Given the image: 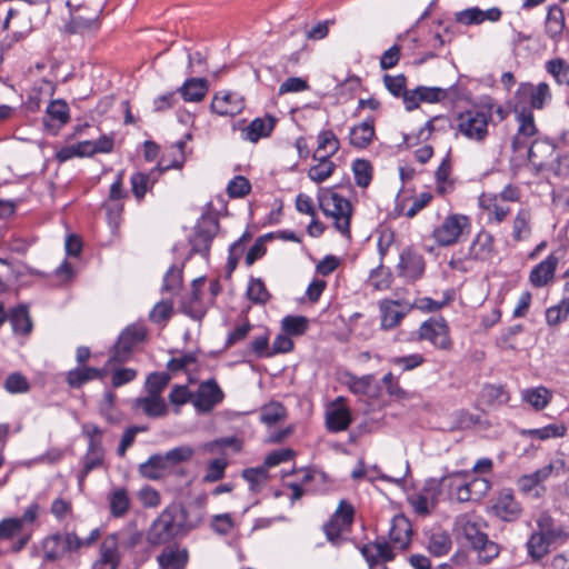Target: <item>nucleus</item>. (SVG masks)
Instances as JSON below:
<instances>
[{"instance_id":"e2e57ef3","label":"nucleus","mask_w":569,"mask_h":569,"mask_svg":"<svg viewBox=\"0 0 569 569\" xmlns=\"http://www.w3.org/2000/svg\"><path fill=\"white\" fill-rule=\"evenodd\" d=\"M369 280L376 290H387L392 282L390 271L386 270L382 264H379L370 271Z\"/></svg>"},{"instance_id":"cd10ccee","label":"nucleus","mask_w":569,"mask_h":569,"mask_svg":"<svg viewBox=\"0 0 569 569\" xmlns=\"http://www.w3.org/2000/svg\"><path fill=\"white\" fill-rule=\"evenodd\" d=\"M119 565L117 536H107L100 549V559L92 569H117Z\"/></svg>"},{"instance_id":"4d7b16f0","label":"nucleus","mask_w":569,"mask_h":569,"mask_svg":"<svg viewBox=\"0 0 569 569\" xmlns=\"http://www.w3.org/2000/svg\"><path fill=\"white\" fill-rule=\"evenodd\" d=\"M3 387L11 395L26 393L30 390L28 379L20 372L10 373L6 378Z\"/></svg>"},{"instance_id":"473e14b6","label":"nucleus","mask_w":569,"mask_h":569,"mask_svg":"<svg viewBox=\"0 0 569 569\" xmlns=\"http://www.w3.org/2000/svg\"><path fill=\"white\" fill-rule=\"evenodd\" d=\"M8 320L14 335L28 336L32 331V321L27 306L19 305L12 308L8 315Z\"/></svg>"},{"instance_id":"6ab92c4d","label":"nucleus","mask_w":569,"mask_h":569,"mask_svg":"<svg viewBox=\"0 0 569 569\" xmlns=\"http://www.w3.org/2000/svg\"><path fill=\"white\" fill-rule=\"evenodd\" d=\"M399 276L408 280L416 281L420 279L425 272V259L411 248L405 249L399 258L398 263Z\"/></svg>"},{"instance_id":"b1692460","label":"nucleus","mask_w":569,"mask_h":569,"mask_svg":"<svg viewBox=\"0 0 569 569\" xmlns=\"http://www.w3.org/2000/svg\"><path fill=\"white\" fill-rule=\"evenodd\" d=\"M376 137L375 118L368 117L361 123L350 128L349 142L359 150L367 149Z\"/></svg>"},{"instance_id":"20e7f679","label":"nucleus","mask_w":569,"mask_h":569,"mask_svg":"<svg viewBox=\"0 0 569 569\" xmlns=\"http://www.w3.org/2000/svg\"><path fill=\"white\" fill-rule=\"evenodd\" d=\"M565 466L563 460L557 459L532 473L521 476L517 482L519 490L528 498H542L546 492L542 482L553 473L558 476L560 472H565Z\"/></svg>"},{"instance_id":"39448f33","label":"nucleus","mask_w":569,"mask_h":569,"mask_svg":"<svg viewBox=\"0 0 569 569\" xmlns=\"http://www.w3.org/2000/svg\"><path fill=\"white\" fill-rule=\"evenodd\" d=\"M144 338L146 330L142 326H128L120 333L106 366L111 368L112 365H122L128 362L133 355V348L142 342Z\"/></svg>"},{"instance_id":"2f4dec72","label":"nucleus","mask_w":569,"mask_h":569,"mask_svg":"<svg viewBox=\"0 0 569 569\" xmlns=\"http://www.w3.org/2000/svg\"><path fill=\"white\" fill-rule=\"evenodd\" d=\"M209 90V84L204 78H189L178 89L182 99L187 102L201 101Z\"/></svg>"},{"instance_id":"774afa93","label":"nucleus","mask_w":569,"mask_h":569,"mask_svg":"<svg viewBox=\"0 0 569 569\" xmlns=\"http://www.w3.org/2000/svg\"><path fill=\"white\" fill-rule=\"evenodd\" d=\"M129 508V498L124 489H117L110 498V509L113 516L120 517Z\"/></svg>"},{"instance_id":"69168bd1","label":"nucleus","mask_w":569,"mask_h":569,"mask_svg":"<svg viewBox=\"0 0 569 569\" xmlns=\"http://www.w3.org/2000/svg\"><path fill=\"white\" fill-rule=\"evenodd\" d=\"M173 303L170 299H163L154 305L150 311L149 318L154 323H160L170 319Z\"/></svg>"},{"instance_id":"3c124183","label":"nucleus","mask_w":569,"mask_h":569,"mask_svg":"<svg viewBox=\"0 0 569 569\" xmlns=\"http://www.w3.org/2000/svg\"><path fill=\"white\" fill-rule=\"evenodd\" d=\"M340 148V142L337 136L331 130H322L318 134L317 152L326 151L323 156L330 158L335 156Z\"/></svg>"},{"instance_id":"bb28decb","label":"nucleus","mask_w":569,"mask_h":569,"mask_svg":"<svg viewBox=\"0 0 569 569\" xmlns=\"http://www.w3.org/2000/svg\"><path fill=\"white\" fill-rule=\"evenodd\" d=\"M493 236L480 231L470 244L468 256L472 260L487 261L495 254Z\"/></svg>"},{"instance_id":"412c9836","label":"nucleus","mask_w":569,"mask_h":569,"mask_svg":"<svg viewBox=\"0 0 569 569\" xmlns=\"http://www.w3.org/2000/svg\"><path fill=\"white\" fill-rule=\"evenodd\" d=\"M244 108L243 99L236 92L226 91L214 94L210 109L219 116L233 117Z\"/></svg>"},{"instance_id":"ddd939ff","label":"nucleus","mask_w":569,"mask_h":569,"mask_svg":"<svg viewBox=\"0 0 569 569\" xmlns=\"http://www.w3.org/2000/svg\"><path fill=\"white\" fill-rule=\"evenodd\" d=\"M325 420L326 428L331 433L345 431L350 427L352 415L343 397H337L327 406Z\"/></svg>"},{"instance_id":"9b49d317","label":"nucleus","mask_w":569,"mask_h":569,"mask_svg":"<svg viewBox=\"0 0 569 569\" xmlns=\"http://www.w3.org/2000/svg\"><path fill=\"white\" fill-rule=\"evenodd\" d=\"M470 227V221L463 214H450L437 227L432 237L439 246L448 247L456 243L462 232Z\"/></svg>"},{"instance_id":"1a4fd4ad","label":"nucleus","mask_w":569,"mask_h":569,"mask_svg":"<svg viewBox=\"0 0 569 569\" xmlns=\"http://www.w3.org/2000/svg\"><path fill=\"white\" fill-rule=\"evenodd\" d=\"M491 109L468 110L459 116V131L469 139L482 141L488 134Z\"/></svg>"},{"instance_id":"de8ad7c7","label":"nucleus","mask_w":569,"mask_h":569,"mask_svg":"<svg viewBox=\"0 0 569 569\" xmlns=\"http://www.w3.org/2000/svg\"><path fill=\"white\" fill-rule=\"evenodd\" d=\"M313 158L319 159L320 162L309 169L308 176L312 181L320 183L333 173L336 164L329 161V158H326V156L317 157V153H315Z\"/></svg>"},{"instance_id":"09e8293b","label":"nucleus","mask_w":569,"mask_h":569,"mask_svg":"<svg viewBox=\"0 0 569 569\" xmlns=\"http://www.w3.org/2000/svg\"><path fill=\"white\" fill-rule=\"evenodd\" d=\"M352 171L358 187L367 188L371 183L373 170L369 160L356 159L352 162Z\"/></svg>"},{"instance_id":"052dcab7","label":"nucleus","mask_w":569,"mask_h":569,"mask_svg":"<svg viewBox=\"0 0 569 569\" xmlns=\"http://www.w3.org/2000/svg\"><path fill=\"white\" fill-rule=\"evenodd\" d=\"M19 272L14 266L6 259L0 258V293L4 292L18 280Z\"/></svg>"},{"instance_id":"6e6d98bb","label":"nucleus","mask_w":569,"mask_h":569,"mask_svg":"<svg viewBox=\"0 0 569 569\" xmlns=\"http://www.w3.org/2000/svg\"><path fill=\"white\" fill-rule=\"evenodd\" d=\"M247 296L249 300L256 305L266 303L270 295L261 279L251 278L247 288Z\"/></svg>"},{"instance_id":"c9c22d12","label":"nucleus","mask_w":569,"mask_h":569,"mask_svg":"<svg viewBox=\"0 0 569 569\" xmlns=\"http://www.w3.org/2000/svg\"><path fill=\"white\" fill-rule=\"evenodd\" d=\"M521 399L535 410H542L551 400L550 391L545 387H532L521 391Z\"/></svg>"},{"instance_id":"79ce46f5","label":"nucleus","mask_w":569,"mask_h":569,"mask_svg":"<svg viewBox=\"0 0 569 569\" xmlns=\"http://www.w3.org/2000/svg\"><path fill=\"white\" fill-rule=\"evenodd\" d=\"M143 412L151 418L163 417L167 413V405L161 395H149L138 400Z\"/></svg>"},{"instance_id":"37998d69","label":"nucleus","mask_w":569,"mask_h":569,"mask_svg":"<svg viewBox=\"0 0 569 569\" xmlns=\"http://www.w3.org/2000/svg\"><path fill=\"white\" fill-rule=\"evenodd\" d=\"M98 28V18H83L71 14L64 24V31L69 34H83Z\"/></svg>"},{"instance_id":"ea45409f","label":"nucleus","mask_w":569,"mask_h":569,"mask_svg":"<svg viewBox=\"0 0 569 569\" xmlns=\"http://www.w3.org/2000/svg\"><path fill=\"white\" fill-rule=\"evenodd\" d=\"M92 157L90 152V140L80 141L72 146H66L56 152V159L63 163L72 158Z\"/></svg>"},{"instance_id":"aec40b11","label":"nucleus","mask_w":569,"mask_h":569,"mask_svg":"<svg viewBox=\"0 0 569 569\" xmlns=\"http://www.w3.org/2000/svg\"><path fill=\"white\" fill-rule=\"evenodd\" d=\"M330 199L333 208L331 211L323 209L325 213L330 214L335 219V226L342 234H349L351 219L350 201L337 192H332Z\"/></svg>"},{"instance_id":"4468645a","label":"nucleus","mask_w":569,"mask_h":569,"mask_svg":"<svg viewBox=\"0 0 569 569\" xmlns=\"http://www.w3.org/2000/svg\"><path fill=\"white\" fill-rule=\"evenodd\" d=\"M413 309V305L403 300L383 299L379 302L380 327L391 330Z\"/></svg>"},{"instance_id":"9d476101","label":"nucleus","mask_w":569,"mask_h":569,"mask_svg":"<svg viewBox=\"0 0 569 569\" xmlns=\"http://www.w3.org/2000/svg\"><path fill=\"white\" fill-rule=\"evenodd\" d=\"M97 536H89L84 541L78 536H46L42 539L44 557L50 560L58 559L68 550H76L83 545L94 542Z\"/></svg>"},{"instance_id":"7ed1b4c3","label":"nucleus","mask_w":569,"mask_h":569,"mask_svg":"<svg viewBox=\"0 0 569 569\" xmlns=\"http://www.w3.org/2000/svg\"><path fill=\"white\" fill-rule=\"evenodd\" d=\"M550 100L551 93L546 82H540L537 86L530 82H521L515 92L513 112L541 110Z\"/></svg>"},{"instance_id":"72a5a7b5","label":"nucleus","mask_w":569,"mask_h":569,"mask_svg":"<svg viewBox=\"0 0 569 569\" xmlns=\"http://www.w3.org/2000/svg\"><path fill=\"white\" fill-rule=\"evenodd\" d=\"M471 547L478 552L480 560L489 562L499 555L497 543L490 541L488 536H465Z\"/></svg>"},{"instance_id":"c756f323","label":"nucleus","mask_w":569,"mask_h":569,"mask_svg":"<svg viewBox=\"0 0 569 569\" xmlns=\"http://www.w3.org/2000/svg\"><path fill=\"white\" fill-rule=\"evenodd\" d=\"M157 559L161 569H184L188 551L177 546H167Z\"/></svg>"},{"instance_id":"f8f14e48","label":"nucleus","mask_w":569,"mask_h":569,"mask_svg":"<svg viewBox=\"0 0 569 569\" xmlns=\"http://www.w3.org/2000/svg\"><path fill=\"white\" fill-rule=\"evenodd\" d=\"M224 399V393L216 379L202 381L196 395L192 405L199 413H208Z\"/></svg>"},{"instance_id":"a19ab883","label":"nucleus","mask_w":569,"mask_h":569,"mask_svg":"<svg viewBox=\"0 0 569 569\" xmlns=\"http://www.w3.org/2000/svg\"><path fill=\"white\" fill-rule=\"evenodd\" d=\"M104 450L102 442L91 441L88 443L87 452L82 457V466L87 468V471H92L100 468L103 465Z\"/></svg>"},{"instance_id":"f257e3e1","label":"nucleus","mask_w":569,"mask_h":569,"mask_svg":"<svg viewBox=\"0 0 569 569\" xmlns=\"http://www.w3.org/2000/svg\"><path fill=\"white\" fill-rule=\"evenodd\" d=\"M201 521L197 512L179 505H170L153 521V533H186L198 528Z\"/></svg>"},{"instance_id":"f3484780","label":"nucleus","mask_w":569,"mask_h":569,"mask_svg":"<svg viewBox=\"0 0 569 569\" xmlns=\"http://www.w3.org/2000/svg\"><path fill=\"white\" fill-rule=\"evenodd\" d=\"M355 519V508L347 500H340L338 508L330 517V519L323 523L325 533H342L350 531Z\"/></svg>"},{"instance_id":"13d9d810","label":"nucleus","mask_w":569,"mask_h":569,"mask_svg":"<svg viewBox=\"0 0 569 569\" xmlns=\"http://www.w3.org/2000/svg\"><path fill=\"white\" fill-rule=\"evenodd\" d=\"M170 381V375L167 372H151L146 379V390L149 395H161Z\"/></svg>"},{"instance_id":"680f3d73","label":"nucleus","mask_w":569,"mask_h":569,"mask_svg":"<svg viewBox=\"0 0 569 569\" xmlns=\"http://www.w3.org/2000/svg\"><path fill=\"white\" fill-rule=\"evenodd\" d=\"M389 361L392 366L400 368L401 371H410L425 363L426 359L421 353H411L402 357H392Z\"/></svg>"},{"instance_id":"0eeeda50","label":"nucleus","mask_w":569,"mask_h":569,"mask_svg":"<svg viewBox=\"0 0 569 569\" xmlns=\"http://www.w3.org/2000/svg\"><path fill=\"white\" fill-rule=\"evenodd\" d=\"M220 224L216 217L203 214L194 227V232L189 242L191 244L190 254H200L204 259L210 256V249L214 237L219 231Z\"/></svg>"},{"instance_id":"7c9ffc66","label":"nucleus","mask_w":569,"mask_h":569,"mask_svg":"<svg viewBox=\"0 0 569 569\" xmlns=\"http://www.w3.org/2000/svg\"><path fill=\"white\" fill-rule=\"evenodd\" d=\"M516 119L519 123L518 133L512 140V150L518 151L525 147V142L521 137L530 138L536 136L537 127L531 111L527 112H515Z\"/></svg>"},{"instance_id":"338daca9","label":"nucleus","mask_w":569,"mask_h":569,"mask_svg":"<svg viewBox=\"0 0 569 569\" xmlns=\"http://www.w3.org/2000/svg\"><path fill=\"white\" fill-rule=\"evenodd\" d=\"M251 190L249 180L243 176H236L227 186V192L230 198H242Z\"/></svg>"},{"instance_id":"603ef678","label":"nucleus","mask_w":569,"mask_h":569,"mask_svg":"<svg viewBox=\"0 0 569 569\" xmlns=\"http://www.w3.org/2000/svg\"><path fill=\"white\" fill-rule=\"evenodd\" d=\"M546 70L557 83L569 86V66L563 59L556 58L547 61Z\"/></svg>"},{"instance_id":"5701e85b","label":"nucleus","mask_w":569,"mask_h":569,"mask_svg":"<svg viewBox=\"0 0 569 569\" xmlns=\"http://www.w3.org/2000/svg\"><path fill=\"white\" fill-rule=\"evenodd\" d=\"M109 367H104L102 369L88 367V366H78L66 373V382L72 389H79L89 381L100 380L102 379Z\"/></svg>"},{"instance_id":"dca6fc26","label":"nucleus","mask_w":569,"mask_h":569,"mask_svg":"<svg viewBox=\"0 0 569 569\" xmlns=\"http://www.w3.org/2000/svg\"><path fill=\"white\" fill-rule=\"evenodd\" d=\"M491 510L496 517L503 521H515L521 515V506L515 499L512 489L503 488L498 492Z\"/></svg>"},{"instance_id":"a18cd8bd","label":"nucleus","mask_w":569,"mask_h":569,"mask_svg":"<svg viewBox=\"0 0 569 569\" xmlns=\"http://www.w3.org/2000/svg\"><path fill=\"white\" fill-rule=\"evenodd\" d=\"M242 478L248 482L249 490L258 493L262 490L268 479L266 467L248 468L242 471Z\"/></svg>"},{"instance_id":"49530a36","label":"nucleus","mask_w":569,"mask_h":569,"mask_svg":"<svg viewBox=\"0 0 569 569\" xmlns=\"http://www.w3.org/2000/svg\"><path fill=\"white\" fill-rule=\"evenodd\" d=\"M555 536H530L527 542L528 553L535 560L542 559L548 552Z\"/></svg>"},{"instance_id":"864d4df0","label":"nucleus","mask_w":569,"mask_h":569,"mask_svg":"<svg viewBox=\"0 0 569 569\" xmlns=\"http://www.w3.org/2000/svg\"><path fill=\"white\" fill-rule=\"evenodd\" d=\"M490 488L491 483L489 480L481 477H473L472 479H469V473L467 472L466 492L470 496V501L480 500L487 495Z\"/></svg>"},{"instance_id":"5fc2aeb1","label":"nucleus","mask_w":569,"mask_h":569,"mask_svg":"<svg viewBox=\"0 0 569 569\" xmlns=\"http://www.w3.org/2000/svg\"><path fill=\"white\" fill-rule=\"evenodd\" d=\"M284 333L289 336H301L309 328V320L303 316H286L281 321Z\"/></svg>"},{"instance_id":"a878e982","label":"nucleus","mask_w":569,"mask_h":569,"mask_svg":"<svg viewBox=\"0 0 569 569\" xmlns=\"http://www.w3.org/2000/svg\"><path fill=\"white\" fill-rule=\"evenodd\" d=\"M558 261V257L551 253L543 261L535 266L529 274L530 283L536 288L546 286L553 278Z\"/></svg>"},{"instance_id":"393cba45","label":"nucleus","mask_w":569,"mask_h":569,"mask_svg":"<svg viewBox=\"0 0 569 569\" xmlns=\"http://www.w3.org/2000/svg\"><path fill=\"white\" fill-rule=\"evenodd\" d=\"M40 506L31 503L21 517L6 518L0 521V533H16L32 525L39 516Z\"/></svg>"},{"instance_id":"e433bc0d","label":"nucleus","mask_w":569,"mask_h":569,"mask_svg":"<svg viewBox=\"0 0 569 569\" xmlns=\"http://www.w3.org/2000/svg\"><path fill=\"white\" fill-rule=\"evenodd\" d=\"M531 234V212L527 208H521L515 219L512 224V238L515 241H522L530 237Z\"/></svg>"},{"instance_id":"58836bf2","label":"nucleus","mask_w":569,"mask_h":569,"mask_svg":"<svg viewBox=\"0 0 569 569\" xmlns=\"http://www.w3.org/2000/svg\"><path fill=\"white\" fill-rule=\"evenodd\" d=\"M183 264L178 267L172 264L163 276L161 292L169 293L171 296H176L182 288L183 276H182Z\"/></svg>"},{"instance_id":"4be33fe9","label":"nucleus","mask_w":569,"mask_h":569,"mask_svg":"<svg viewBox=\"0 0 569 569\" xmlns=\"http://www.w3.org/2000/svg\"><path fill=\"white\" fill-rule=\"evenodd\" d=\"M360 551L369 563L370 569H387L383 562L393 558L392 551L386 540L365 545L361 547Z\"/></svg>"},{"instance_id":"6e6552de","label":"nucleus","mask_w":569,"mask_h":569,"mask_svg":"<svg viewBox=\"0 0 569 569\" xmlns=\"http://www.w3.org/2000/svg\"><path fill=\"white\" fill-rule=\"evenodd\" d=\"M417 336L419 341H429L439 350L450 351L453 347L449 335V326L442 317L423 321L417 331Z\"/></svg>"},{"instance_id":"c85d7f7f","label":"nucleus","mask_w":569,"mask_h":569,"mask_svg":"<svg viewBox=\"0 0 569 569\" xmlns=\"http://www.w3.org/2000/svg\"><path fill=\"white\" fill-rule=\"evenodd\" d=\"M276 127V118L267 116L266 118H256L242 131V138L250 142H258L261 138H267L271 134Z\"/></svg>"},{"instance_id":"2eb2a0df","label":"nucleus","mask_w":569,"mask_h":569,"mask_svg":"<svg viewBox=\"0 0 569 569\" xmlns=\"http://www.w3.org/2000/svg\"><path fill=\"white\" fill-rule=\"evenodd\" d=\"M529 161L538 167H545L552 161L557 162L556 171L561 172L559 154H556V146L548 138H538L532 141L528 149Z\"/></svg>"},{"instance_id":"0e129e2a","label":"nucleus","mask_w":569,"mask_h":569,"mask_svg":"<svg viewBox=\"0 0 569 569\" xmlns=\"http://www.w3.org/2000/svg\"><path fill=\"white\" fill-rule=\"evenodd\" d=\"M438 499H432L430 492H426L425 488L422 492L410 499V503L416 513L426 516L430 512V508H433Z\"/></svg>"},{"instance_id":"423d86ee","label":"nucleus","mask_w":569,"mask_h":569,"mask_svg":"<svg viewBox=\"0 0 569 569\" xmlns=\"http://www.w3.org/2000/svg\"><path fill=\"white\" fill-rule=\"evenodd\" d=\"M183 160L167 161L163 157L158 166L148 172L137 171L130 177L131 191L138 202H141L146 193L152 189L160 176L170 170L182 167Z\"/></svg>"},{"instance_id":"bf43d9fd","label":"nucleus","mask_w":569,"mask_h":569,"mask_svg":"<svg viewBox=\"0 0 569 569\" xmlns=\"http://www.w3.org/2000/svg\"><path fill=\"white\" fill-rule=\"evenodd\" d=\"M569 316V300L562 299L559 305L550 307L546 311V320L550 327L558 326Z\"/></svg>"},{"instance_id":"f03ea898","label":"nucleus","mask_w":569,"mask_h":569,"mask_svg":"<svg viewBox=\"0 0 569 569\" xmlns=\"http://www.w3.org/2000/svg\"><path fill=\"white\" fill-rule=\"evenodd\" d=\"M466 487L467 471H453L440 479H428L425 483V491L430 492L432 499H439L440 496L445 495L449 500L468 502L470 496L467 495Z\"/></svg>"},{"instance_id":"c03bdc74","label":"nucleus","mask_w":569,"mask_h":569,"mask_svg":"<svg viewBox=\"0 0 569 569\" xmlns=\"http://www.w3.org/2000/svg\"><path fill=\"white\" fill-rule=\"evenodd\" d=\"M567 428L563 425L551 423L542 428L523 429L521 435L528 438L547 440L551 438L562 437L566 435Z\"/></svg>"},{"instance_id":"8fccbe9b","label":"nucleus","mask_w":569,"mask_h":569,"mask_svg":"<svg viewBox=\"0 0 569 569\" xmlns=\"http://www.w3.org/2000/svg\"><path fill=\"white\" fill-rule=\"evenodd\" d=\"M287 411L282 403L270 402L264 405L260 411V420L267 426H272L286 418Z\"/></svg>"},{"instance_id":"f704fd0d","label":"nucleus","mask_w":569,"mask_h":569,"mask_svg":"<svg viewBox=\"0 0 569 569\" xmlns=\"http://www.w3.org/2000/svg\"><path fill=\"white\" fill-rule=\"evenodd\" d=\"M566 19L563 10L558 6L549 8L546 18V32L555 41H557L563 32Z\"/></svg>"},{"instance_id":"a211bd4d","label":"nucleus","mask_w":569,"mask_h":569,"mask_svg":"<svg viewBox=\"0 0 569 569\" xmlns=\"http://www.w3.org/2000/svg\"><path fill=\"white\" fill-rule=\"evenodd\" d=\"M70 120V109L64 100H52L42 118L43 127L48 132L56 136L59 130Z\"/></svg>"},{"instance_id":"4c0bfd02","label":"nucleus","mask_w":569,"mask_h":569,"mask_svg":"<svg viewBox=\"0 0 569 569\" xmlns=\"http://www.w3.org/2000/svg\"><path fill=\"white\" fill-rule=\"evenodd\" d=\"M167 469L168 466L162 455H152L146 462L139 466L140 475L150 480L162 478Z\"/></svg>"}]
</instances>
